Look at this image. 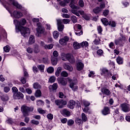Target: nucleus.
Returning a JSON list of instances; mask_svg holds the SVG:
<instances>
[{"instance_id": "f257e3e1", "label": "nucleus", "mask_w": 130, "mask_h": 130, "mask_svg": "<svg viewBox=\"0 0 130 130\" xmlns=\"http://www.w3.org/2000/svg\"><path fill=\"white\" fill-rule=\"evenodd\" d=\"M34 110V107H28L26 105H23L21 107V111L24 116H28L29 112H32Z\"/></svg>"}, {"instance_id": "f03ea898", "label": "nucleus", "mask_w": 130, "mask_h": 130, "mask_svg": "<svg viewBox=\"0 0 130 130\" xmlns=\"http://www.w3.org/2000/svg\"><path fill=\"white\" fill-rule=\"evenodd\" d=\"M20 31L23 37H27L30 35V28H29L22 27L21 29L19 28V31L18 32Z\"/></svg>"}, {"instance_id": "7ed1b4c3", "label": "nucleus", "mask_w": 130, "mask_h": 130, "mask_svg": "<svg viewBox=\"0 0 130 130\" xmlns=\"http://www.w3.org/2000/svg\"><path fill=\"white\" fill-rule=\"evenodd\" d=\"M126 41V39H125V37H121L119 38L118 39H116L114 41L115 44L116 45H119V46H123V44L125 43Z\"/></svg>"}, {"instance_id": "20e7f679", "label": "nucleus", "mask_w": 130, "mask_h": 130, "mask_svg": "<svg viewBox=\"0 0 130 130\" xmlns=\"http://www.w3.org/2000/svg\"><path fill=\"white\" fill-rule=\"evenodd\" d=\"M55 104L58 106V108L61 109L67 105V102L62 100H55Z\"/></svg>"}, {"instance_id": "39448f33", "label": "nucleus", "mask_w": 130, "mask_h": 130, "mask_svg": "<svg viewBox=\"0 0 130 130\" xmlns=\"http://www.w3.org/2000/svg\"><path fill=\"white\" fill-rule=\"evenodd\" d=\"M38 27L37 28V35L38 37H41V34H44L45 32V28L41 25L37 24Z\"/></svg>"}, {"instance_id": "423d86ee", "label": "nucleus", "mask_w": 130, "mask_h": 130, "mask_svg": "<svg viewBox=\"0 0 130 130\" xmlns=\"http://www.w3.org/2000/svg\"><path fill=\"white\" fill-rule=\"evenodd\" d=\"M68 81L70 83V87L72 88V90L74 92L78 90V86L75 83V81H73L71 79L68 78Z\"/></svg>"}, {"instance_id": "0eeeda50", "label": "nucleus", "mask_w": 130, "mask_h": 130, "mask_svg": "<svg viewBox=\"0 0 130 130\" xmlns=\"http://www.w3.org/2000/svg\"><path fill=\"white\" fill-rule=\"evenodd\" d=\"M9 5H13L14 7H16L17 9H19V10H22V6L19 4L17 1L15 0H9V3H8Z\"/></svg>"}, {"instance_id": "6e6552de", "label": "nucleus", "mask_w": 130, "mask_h": 130, "mask_svg": "<svg viewBox=\"0 0 130 130\" xmlns=\"http://www.w3.org/2000/svg\"><path fill=\"white\" fill-rule=\"evenodd\" d=\"M122 111L123 112H128L130 111L129 105L124 103L121 105Z\"/></svg>"}, {"instance_id": "1a4fd4ad", "label": "nucleus", "mask_w": 130, "mask_h": 130, "mask_svg": "<svg viewBox=\"0 0 130 130\" xmlns=\"http://www.w3.org/2000/svg\"><path fill=\"white\" fill-rule=\"evenodd\" d=\"M13 98L14 99H22L24 98V94L20 91L13 93Z\"/></svg>"}, {"instance_id": "9d476101", "label": "nucleus", "mask_w": 130, "mask_h": 130, "mask_svg": "<svg viewBox=\"0 0 130 130\" xmlns=\"http://www.w3.org/2000/svg\"><path fill=\"white\" fill-rule=\"evenodd\" d=\"M12 17L19 19L23 17V13L19 11H15L13 12V14H11Z\"/></svg>"}, {"instance_id": "9b49d317", "label": "nucleus", "mask_w": 130, "mask_h": 130, "mask_svg": "<svg viewBox=\"0 0 130 130\" xmlns=\"http://www.w3.org/2000/svg\"><path fill=\"white\" fill-rule=\"evenodd\" d=\"M57 24L58 26V30L60 32L63 30V28H64V25L61 24V20L58 19L57 20Z\"/></svg>"}, {"instance_id": "f8f14e48", "label": "nucleus", "mask_w": 130, "mask_h": 130, "mask_svg": "<svg viewBox=\"0 0 130 130\" xmlns=\"http://www.w3.org/2000/svg\"><path fill=\"white\" fill-rule=\"evenodd\" d=\"M70 40L69 37H64L63 38L59 40V42L61 45H67V42Z\"/></svg>"}, {"instance_id": "ddd939ff", "label": "nucleus", "mask_w": 130, "mask_h": 130, "mask_svg": "<svg viewBox=\"0 0 130 130\" xmlns=\"http://www.w3.org/2000/svg\"><path fill=\"white\" fill-rule=\"evenodd\" d=\"M60 113L62 115L67 116V117H69V116H71V112L69 111L67 109H63V110H61Z\"/></svg>"}, {"instance_id": "4468645a", "label": "nucleus", "mask_w": 130, "mask_h": 130, "mask_svg": "<svg viewBox=\"0 0 130 130\" xmlns=\"http://www.w3.org/2000/svg\"><path fill=\"white\" fill-rule=\"evenodd\" d=\"M75 105H76V102L74 100H70L69 102L68 107H69L70 109H74Z\"/></svg>"}, {"instance_id": "2eb2a0df", "label": "nucleus", "mask_w": 130, "mask_h": 130, "mask_svg": "<svg viewBox=\"0 0 130 130\" xmlns=\"http://www.w3.org/2000/svg\"><path fill=\"white\" fill-rule=\"evenodd\" d=\"M84 69V63L82 62L79 61L77 64V71H82Z\"/></svg>"}, {"instance_id": "dca6fc26", "label": "nucleus", "mask_w": 130, "mask_h": 130, "mask_svg": "<svg viewBox=\"0 0 130 130\" xmlns=\"http://www.w3.org/2000/svg\"><path fill=\"white\" fill-rule=\"evenodd\" d=\"M110 113V110L108 107H104V109L102 110V114L104 115H107V114H109Z\"/></svg>"}, {"instance_id": "f3484780", "label": "nucleus", "mask_w": 130, "mask_h": 130, "mask_svg": "<svg viewBox=\"0 0 130 130\" xmlns=\"http://www.w3.org/2000/svg\"><path fill=\"white\" fill-rule=\"evenodd\" d=\"M34 43H35V37L34 36L31 35L28 40V44L29 45H32V44H34Z\"/></svg>"}, {"instance_id": "a211bd4d", "label": "nucleus", "mask_w": 130, "mask_h": 130, "mask_svg": "<svg viewBox=\"0 0 130 130\" xmlns=\"http://www.w3.org/2000/svg\"><path fill=\"white\" fill-rule=\"evenodd\" d=\"M58 83L61 84L62 86H66V85L68 84V81H67L66 79L60 78L58 80Z\"/></svg>"}, {"instance_id": "6ab92c4d", "label": "nucleus", "mask_w": 130, "mask_h": 130, "mask_svg": "<svg viewBox=\"0 0 130 130\" xmlns=\"http://www.w3.org/2000/svg\"><path fill=\"white\" fill-rule=\"evenodd\" d=\"M14 23L16 26V32H19L20 31V27H19V26H20V21L17 20H14Z\"/></svg>"}, {"instance_id": "aec40b11", "label": "nucleus", "mask_w": 130, "mask_h": 130, "mask_svg": "<svg viewBox=\"0 0 130 130\" xmlns=\"http://www.w3.org/2000/svg\"><path fill=\"white\" fill-rule=\"evenodd\" d=\"M58 87V85H57V83H55L52 85H50L49 87V89H50V90H52V91H54L55 90H57Z\"/></svg>"}, {"instance_id": "412c9836", "label": "nucleus", "mask_w": 130, "mask_h": 130, "mask_svg": "<svg viewBox=\"0 0 130 130\" xmlns=\"http://www.w3.org/2000/svg\"><path fill=\"white\" fill-rule=\"evenodd\" d=\"M101 92H103V94H105V95H110V90L106 88H102Z\"/></svg>"}, {"instance_id": "4be33fe9", "label": "nucleus", "mask_w": 130, "mask_h": 130, "mask_svg": "<svg viewBox=\"0 0 130 130\" xmlns=\"http://www.w3.org/2000/svg\"><path fill=\"white\" fill-rule=\"evenodd\" d=\"M63 67L65 70H68V71H69V72L73 71V67L70 66V65L66 63L63 64Z\"/></svg>"}, {"instance_id": "5701e85b", "label": "nucleus", "mask_w": 130, "mask_h": 130, "mask_svg": "<svg viewBox=\"0 0 130 130\" xmlns=\"http://www.w3.org/2000/svg\"><path fill=\"white\" fill-rule=\"evenodd\" d=\"M70 56V54H66L65 53H61V59L62 60H64L65 61L68 60V57Z\"/></svg>"}, {"instance_id": "b1692460", "label": "nucleus", "mask_w": 130, "mask_h": 130, "mask_svg": "<svg viewBox=\"0 0 130 130\" xmlns=\"http://www.w3.org/2000/svg\"><path fill=\"white\" fill-rule=\"evenodd\" d=\"M1 100L5 102L6 101H8L10 98H9V95L8 94H3L2 96H1Z\"/></svg>"}, {"instance_id": "393cba45", "label": "nucleus", "mask_w": 130, "mask_h": 130, "mask_svg": "<svg viewBox=\"0 0 130 130\" xmlns=\"http://www.w3.org/2000/svg\"><path fill=\"white\" fill-rule=\"evenodd\" d=\"M73 47L74 49H79V48H81V44L77 42H74L73 43Z\"/></svg>"}, {"instance_id": "a878e982", "label": "nucleus", "mask_w": 130, "mask_h": 130, "mask_svg": "<svg viewBox=\"0 0 130 130\" xmlns=\"http://www.w3.org/2000/svg\"><path fill=\"white\" fill-rule=\"evenodd\" d=\"M51 63L53 66H56V64H57V58L55 57H52Z\"/></svg>"}, {"instance_id": "bb28decb", "label": "nucleus", "mask_w": 130, "mask_h": 130, "mask_svg": "<svg viewBox=\"0 0 130 130\" xmlns=\"http://www.w3.org/2000/svg\"><path fill=\"white\" fill-rule=\"evenodd\" d=\"M116 61L118 64H122L123 63V58L118 56L116 58Z\"/></svg>"}, {"instance_id": "cd10ccee", "label": "nucleus", "mask_w": 130, "mask_h": 130, "mask_svg": "<svg viewBox=\"0 0 130 130\" xmlns=\"http://www.w3.org/2000/svg\"><path fill=\"white\" fill-rule=\"evenodd\" d=\"M42 94L41 90H40V89H38L36 90L35 93V96L37 98L41 97Z\"/></svg>"}, {"instance_id": "c85d7f7f", "label": "nucleus", "mask_w": 130, "mask_h": 130, "mask_svg": "<svg viewBox=\"0 0 130 130\" xmlns=\"http://www.w3.org/2000/svg\"><path fill=\"white\" fill-rule=\"evenodd\" d=\"M101 21L103 23V24L104 25H105V26H107V25H109V22H108V20H107V19L106 18H103L101 19Z\"/></svg>"}, {"instance_id": "c756f323", "label": "nucleus", "mask_w": 130, "mask_h": 130, "mask_svg": "<svg viewBox=\"0 0 130 130\" xmlns=\"http://www.w3.org/2000/svg\"><path fill=\"white\" fill-rule=\"evenodd\" d=\"M67 60H69V61L71 63H74V62H75V58H74V57L71 55V54H70V56L67 59Z\"/></svg>"}, {"instance_id": "7c9ffc66", "label": "nucleus", "mask_w": 130, "mask_h": 130, "mask_svg": "<svg viewBox=\"0 0 130 130\" xmlns=\"http://www.w3.org/2000/svg\"><path fill=\"white\" fill-rule=\"evenodd\" d=\"M80 46H82V47H88L89 46V43L87 41L82 42L80 44Z\"/></svg>"}, {"instance_id": "2f4dec72", "label": "nucleus", "mask_w": 130, "mask_h": 130, "mask_svg": "<svg viewBox=\"0 0 130 130\" xmlns=\"http://www.w3.org/2000/svg\"><path fill=\"white\" fill-rule=\"evenodd\" d=\"M45 68V66L43 64L38 66V69H39V70H40V72H42V73H43L44 72Z\"/></svg>"}, {"instance_id": "473e14b6", "label": "nucleus", "mask_w": 130, "mask_h": 130, "mask_svg": "<svg viewBox=\"0 0 130 130\" xmlns=\"http://www.w3.org/2000/svg\"><path fill=\"white\" fill-rule=\"evenodd\" d=\"M53 36L55 39H57V38H58V36H59V32L57 31H54L53 32Z\"/></svg>"}, {"instance_id": "72a5a7b5", "label": "nucleus", "mask_w": 130, "mask_h": 130, "mask_svg": "<svg viewBox=\"0 0 130 130\" xmlns=\"http://www.w3.org/2000/svg\"><path fill=\"white\" fill-rule=\"evenodd\" d=\"M102 11V9L100 8V7H96L93 9V12L95 14H98L100 13Z\"/></svg>"}, {"instance_id": "f704fd0d", "label": "nucleus", "mask_w": 130, "mask_h": 130, "mask_svg": "<svg viewBox=\"0 0 130 130\" xmlns=\"http://www.w3.org/2000/svg\"><path fill=\"white\" fill-rule=\"evenodd\" d=\"M34 52L35 53H38V52H39L40 50H39V47L38 46V45L37 44H35L34 45Z\"/></svg>"}, {"instance_id": "c9c22d12", "label": "nucleus", "mask_w": 130, "mask_h": 130, "mask_svg": "<svg viewBox=\"0 0 130 130\" xmlns=\"http://www.w3.org/2000/svg\"><path fill=\"white\" fill-rule=\"evenodd\" d=\"M76 123L78 124V125H81V124H82L83 123V120L82 119H80V118H77L76 119Z\"/></svg>"}, {"instance_id": "e433bc0d", "label": "nucleus", "mask_w": 130, "mask_h": 130, "mask_svg": "<svg viewBox=\"0 0 130 130\" xmlns=\"http://www.w3.org/2000/svg\"><path fill=\"white\" fill-rule=\"evenodd\" d=\"M34 89H41V86L38 83H35L33 85Z\"/></svg>"}, {"instance_id": "4c0bfd02", "label": "nucleus", "mask_w": 130, "mask_h": 130, "mask_svg": "<svg viewBox=\"0 0 130 130\" xmlns=\"http://www.w3.org/2000/svg\"><path fill=\"white\" fill-rule=\"evenodd\" d=\"M83 112L85 113H89V114H91L92 113V111H90L89 108L85 107L83 109Z\"/></svg>"}, {"instance_id": "58836bf2", "label": "nucleus", "mask_w": 130, "mask_h": 130, "mask_svg": "<svg viewBox=\"0 0 130 130\" xmlns=\"http://www.w3.org/2000/svg\"><path fill=\"white\" fill-rule=\"evenodd\" d=\"M47 73H49V74H52V73H53V72H54V68H53V67H49L47 69Z\"/></svg>"}, {"instance_id": "ea45409f", "label": "nucleus", "mask_w": 130, "mask_h": 130, "mask_svg": "<svg viewBox=\"0 0 130 130\" xmlns=\"http://www.w3.org/2000/svg\"><path fill=\"white\" fill-rule=\"evenodd\" d=\"M71 2L70 3V4L69 5L70 7L71 8V9H77V7L76 5H74V1L75 0H71Z\"/></svg>"}, {"instance_id": "a19ab883", "label": "nucleus", "mask_w": 130, "mask_h": 130, "mask_svg": "<svg viewBox=\"0 0 130 130\" xmlns=\"http://www.w3.org/2000/svg\"><path fill=\"white\" fill-rule=\"evenodd\" d=\"M20 23V26L22 25L24 26L27 23V20L25 19H21L20 21H19Z\"/></svg>"}, {"instance_id": "79ce46f5", "label": "nucleus", "mask_w": 130, "mask_h": 130, "mask_svg": "<svg viewBox=\"0 0 130 130\" xmlns=\"http://www.w3.org/2000/svg\"><path fill=\"white\" fill-rule=\"evenodd\" d=\"M44 48L45 49H52L53 48V45H46V46H44Z\"/></svg>"}, {"instance_id": "37998d69", "label": "nucleus", "mask_w": 130, "mask_h": 130, "mask_svg": "<svg viewBox=\"0 0 130 130\" xmlns=\"http://www.w3.org/2000/svg\"><path fill=\"white\" fill-rule=\"evenodd\" d=\"M109 26H111V27H114L116 26V23H115V21L111 20L109 22Z\"/></svg>"}, {"instance_id": "c03bdc74", "label": "nucleus", "mask_w": 130, "mask_h": 130, "mask_svg": "<svg viewBox=\"0 0 130 130\" xmlns=\"http://www.w3.org/2000/svg\"><path fill=\"white\" fill-rule=\"evenodd\" d=\"M42 61L44 63H48L49 62V59L48 58V57L43 58Z\"/></svg>"}, {"instance_id": "a18cd8bd", "label": "nucleus", "mask_w": 130, "mask_h": 130, "mask_svg": "<svg viewBox=\"0 0 130 130\" xmlns=\"http://www.w3.org/2000/svg\"><path fill=\"white\" fill-rule=\"evenodd\" d=\"M75 123V121L73 119H70L67 122L68 125H69L70 126L73 125Z\"/></svg>"}, {"instance_id": "49530a36", "label": "nucleus", "mask_w": 130, "mask_h": 130, "mask_svg": "<svg viewBox=\"0 0 130 130\" xmlns=\"http://www.w3.org/2000/svg\"><path fill=\"white\" fill-rule=\"evenodd\" d=\"M55 77L54 76H51L50 77L49 79V83H54V82H55Z\"/></svg>"}, {"instance_id": "de8ad7c7", "label": "nucleus", "mask_w": 130, "mask_h": 130, "mask_svg": "<svg viewBox=\"0 0 130 130\" xmlns=\"http://www.w3.org/2000/svg\"><path fill=\"white\" fill-rule=\"evenodd\" d=\"M10 49L11 48H10V46L9 45H7L6 46L4 47V50L5 52H9Z\"/></svg>"}, {"instance_id": "09e8293b", "label": "nucleus", "mask_w": 130, "mask_h": 130, "mask_svg": "<svg viewBox=\"0 0 130 130\" xmlns=\"http://www.w3.org/2000/svg\"><path fill=\"white\" fill-rule=\"evenodd\" d=\"M71 20L73 23H77V22L78 21V19H77V17L74 15L71 17Z\"/></svg>"}, {"instance_id": "8fccbe9b", "label": "nucleus", "mask_w": 130, "mask_h": 130, "mask_svg": "<svg viewBox=\"0 0 130 130\" xmlns=\"http://www.w3.org/2000/svg\"><path fill=\"white\" fill-rule=\"evenodd\" d=\"M93 43L95 45H99L100 44V39H95L93 41Z\"/></svg>"}, {"instance_id": "3c124183", "label": "nucleus", "mask_w": 130, "mask_h": 130, "mask_svg": "<svg viewBox=\"0 0 130 130\" xmlns=\"http://www.w3.org/2000/svg\"><path fill=\"white\" fill-rule=\"evenodd\" d=\"M82 119L83 121H87V116H86V114L85 113H82Z\"/></svg>"}, {"instance_id": "603ef678", "label": "nucleus", "mask_w": 130, "mask_h": 130, "mask_svg": "<svg viewBox=\"0 0 130 130\" xmlns=\"http://www.w3.org/2000/svg\"><path fill=\"white\" fill-rule=\"evenodd\" d=\"M6 122L8 123L9 124H13V123H14V120H13V119L10 118L6 120Z\"/></svg>"}, {"instance_id": "864d4df0", "label": "nucleus", "mask_w": 130, "mask_h": 130, "mask_svg": "<svg viewBox=\"0 0 130 130\" xmlns=\"http://www.w3.org/2000/svg\"><path fill=\"white\" fill-rule=\"evenodd\" d=\"M72 13L74 15H76V16H77V17H80V13H79V11L78 12L77 10H72Z\"/></svg>"}, {"instance_id": "5fc2aeb1", "label": "nucleus", "mask_w": 130, "mask_h": 130, "mask_svg": "<svg viewBox=\"0 0 130 130\" xmlns=\"http://www.w3.org/2000/svg\"><path fill=\"white\" fill-rule=\"evenodd\" d=\"M96 53L98 55L101 56L102 55H103V50H102V49H99L97 51Z\"/></svg>"}, {"instance_id": "6e6d98bb", "label": "nucleus", "mask_w": 130, "mask_h": 130, "mask_svg": "<svg viewBox=\"0 0 130 130\" xmlns=\"http://www.w3.org/2000/svg\"><path fill=\"white\" fill-rule=\"evenodd\" d=\"M61 77H68V76H69V74L67 73V72L66 71H62L61 73Z\"/></svg>"}, {"instance_id": "4d7b16f0", "label": "nucleus", "mask_w": 130, "mask_h": 130, "mask_svg": "<svg viewBox=\"0 0 130 130\" xmlns=\"http://www.w3.org/2000/svg\"><path fill=\"white\" fill-rule=\"evenodd\" d=\"M78 4L80 7H81V8H83L84 6V1L79 0Z\"/></svg>"}, {"instance_id": "13d9d810", "label": "nucleus", "mask_w": 130, "mask_h": 130, "mask_svg": "<svg viewBox=\"0 0 130 130\" xmlns=\"http://www.w3.org/2000/svg\"><path fill=\"white\" fill-rule=\"evenodd\" d=\"M10 88L9 87L6 86L4 88V91L5 93H9L10 92Z\"/></svg>"}, {"instance_id": "bf43d9fd", "label": "nucleus", "mask_w": 130, "mask_h": 130, "mask_svg": "<svg viewBox=\"0 0 130 130\" xmlns=\"http://www.w3.org/2000/svg\"><path fill=\"white\" fill-rule=\"evenodd\" d=\"M38 112H39V113H41L42 114H44L46 112L45 110H43L41 108H39L38 109Z\"/></svg>"}, {"instance_id": "052dcab7", "label": "nucleus", "mask_w": 130, "mask_h": 130, "mask_svg": "<svg viewBox=\"0 0 130 130\" xmlns=\"http://www.w3.org/2000/svg\"><path fill=\"white\" fill-rule=\"evenodd\" d=\"M62 22L63 24H70V22H71V20L64 19L62 20Z\"/></svg>"}, {"instance_id": "680f3d73", "label": "nucleus", "mask_w": 130, "mask_h": 130, "mask_svg": "<svg viewBox=\"0 0 130 130\" xmlns=\"http://www.w3.org/2000/svg\"><path fill=\"white\" fill-rule=\"evenodd\" d=\"M20 82L22 83V84H23V85L24 84H26V78H25V77H22L20 79Z\"/></svg>"}, {"instance_id": "e2e57ef3", "label": "nucleus", "mask_w": 130, "mask_h": 130, "mask_svg": "<svg viewBox=\"0 0 130 130\" xmlns=\"http://www.w3.org/2000/svg\"><path fill=\"white\" fill-rule=\"evenodd\" d=\"M27 52L28 53H33V48L31 47H28L27 50H26Z\"/></svg>"}, {"instance_id": "0e129e2a", "label": "nucleus", "mask_w": 130, "mask_h": 130, "mask_svg": "<svg viewBox=\"0 0 130 130\" xmlns=\"http://www.w3.org/2000/svg\"><path fill=\"white\" fill-rule=\"evenodd\" d=\"M47 118L50 119V120H52V119H53V115L52 114H48L47 115Z\"/></svg>"}, {"instance_id": "69168bd1", "label": "nucleus", "mask_w": 130, "mask_h": 130, "mask_svg": "<svg viewBox=\"0 0 130 130\" xmlns=\"http://www.w3.org/2000/svg\"><path fill=\"white\" fill-rule=\"evenodd\" d=\"M109 14V10H105L103 12V15L105 17H106V16H108Z\"/></svg>"}, {"instance_id": "338daca9", "label": "nucleus", "mask_w": 130, "mask_h": 130, "mask_svg": "<svg viewBox=\"0 0 130 130\" xmlns=\"http://www.w3.org/2000/svg\"><path fill=\"white\" fill-rule=\"evenodd\" d=\"M12 90L14 94V93H17V92H18V88H17V87H12Z\"/></svg>"}, {"instance_id": "774afa93", "label": "nucleus", "mask_w": 130, "mask_h": 130, "mask_svg": "<svg viewBox=\"0 0 130 130\" xmlns=\"http://www.w3.org/2000/svg\"><path fill=\"white\" fill-rule=\"evenodd\" d=\"M31 123H33V124H39V121L35 120H32L31 121Z\"/></svg>"}]
</instances>
